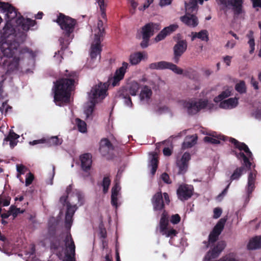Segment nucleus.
Returning a JSON list of instances; mask_svg holds the SVG:
<instances>
[{"label":"nucleus","instance_id":"1","mask_svg":"<svg viewBox=\"0 0 261 261\" xmlns=\"http://www.w3.org/2000/svg\"><path fill=\"white\" fill-rule=\"evenodd\" d=\"M66 77L54 82V98L56 105L62 107L70 103L71 92L74 89V83L78 75L75 71L66 70Z\"/></svg>","mask_w":261,"mask_h":261},{"label":"nucleus","instance_id":"2","mask_svg":"<svg viewBox=\"0 0 261 261\" xmlns=\"http://www.w3.org/2000/svg\"><path fill=\"white\" fill-rule=\"evenodd\" d=\"M229 141L234 145L236 148H238L240 151L243 150L244 151V152H237L236 151H232L238 159L240 160L242 159L243 163H242V166L237 167L233 171L230 177L229 180L227 181L231 183L233 180H239L241 176L246 172L247 170H251V166H252L251 161L253 160V154L245 143L240 142L234 138H230Z\"/></svg>","mask_w":261,"mask_h":261},{"label":"nucleus","instance_id":"3","mask_svg":"<svg viewBox=\"0 0 261 261\" xmlns=\"http://www.w3.org/2000/svg\"><path fill=\"white\" fill-rule=\"evenodd\" d=\"M2 11L6 13L7 20L12 21L15 19L16 25L25 32L28 31L31 27L36 24V21L30 18H24L17 9L9 3H5L1 8Z\"/></svg>","mask_w":261,"mask_h":261},{"label":"nucleus","instance_id":"4","mask_svg":"<svg viewBox=\"0 0 261 261\" xmlns=\"http://www.w3.org/2000/svg\"><path fill=\"white\" fill-rule=\"evenodd\" d=\"M107 92L106 84L100 83L98 85H95L92 87L90 93H89L90 105L85 110V114L86 117H90L94 111L95 106L98 102L97 99H103Z\"/></svg>","mask_w":261,"mask_h":261},{"label":"nucleus","instance_id":"5","mask_svg":"<svg viewBox=\"0 0 261 261\" xmlns=\"http://www.w3.org/2000/svg\"><path fill=\"white\" fill-rule=\"evenodd\" d=\"M186 14L180 17V20L190 27L195 28L198 24V19L196 16L198 11L197 0H189L185 2Z\"/></svg>","mask_w":261,"mask_h":261},{"label":"nucleus","instance_id":"6","mask_svg":"<svg viewBox=\"0 0 261 261\" xmlns=\"http://www.w3.org/2000/svg\"><path fill=\"white\" fill-rule=\"evenodd\" d=\"M63 31V34L65 38H70L73 33L76 20L68 16L59 13L57 19L55 21Z\"/></svg>","mask_w":261,"mask_h":261},{"label":"nucleus","instance_id":"7","mask_svg":"<svg viewBox=\"0 0 261 261\" xmlns=\"http://www.w3.org/2000/svg\"><path fill=\"white\" fill-rule=\"evenodd\" d=\"M207 105V99H199L196 100L195 98H190L182 101L183 107L187 109V113L190 115L197 114L201 110L205 109Z\"/></svg>","mask_w":261,"mask_h":261},{"label":"nucleus","instance_id":"8","mask_svg":"<svg viewBox=\"0 0 261 261\" xmlns=\"http://www.w3.org/2000/svg\"><path fill=\"white\" fill-rule=\"evenodd\" d=\"M226 220L227 219L224 218L220 219L214 226L208 236V240L203 242V244H204V249H207L210 247L211 244L215 243L218 240L219 235L224 229Z\"/></svg>","mask_w":261,"mask_h":261},{"label":"nucleus","instance_id":"9","mask_svg":"<svg viewBox=\"0 0 261 261\" xmlns=\"http://www.w3.org/2000/svg\"><path fill=\"white\" fill-rule=\"evenodd\" d=\"M217 3L224 8L231 9L235 15L242 13L244 0H216Z\"/></svg>","mask_w":261,"mask_h":261},{"label":"nucleus","instance_id":"10","mask_svg":"<svg viewBox=\"0 0 261 261\" xmlns=\"http://www.w3.org/2000/svg\"><path fill=\"white\" fill-rule=\"evenodd\" d=\"M149 67L151 69L163 70L169 69L177 74H182L183 70L175 64L166 61L154 62L149 64Z\"/></svg>","mask_w":261,"mask_h":261},{"label":"nucleus","instance_id":"11","mask_svg":"<svg viewBox=\"0 0 261 261\" xmlns=\"http://www.w3.org/2000/svg\"><path fill=\"white\" fill-rule=\"evenodd\" d=\"M19 46V43L14 40L10 42H3L0 49L4 57L10 58L17 53Z\"/></svg>","mask_w":261,"mask_h":261},{"label":"nucleus","instance_id":"12","mask_svg":"<svg viewBox=\"0 0 261 261\" xmlns=\"http://www.w3.org/2000/svg\"><path fill=\"white\" fill-rule=\"evenodd\" d=\"M66 247L65 261H75V246L71 234L67 235L65 239Z\"/></svg>","mask_w":261,"mask_h":261},{"label":"nucleus","instance_id":"13","mask_svg":"<svg viewBox=\"0 0 261 261\" xmlns=\"http://www.w3.org/2000/svg\"><path fill=\"white\" fill-rule=\"evenodd\" d=\"M187 42L186 40H178L173 47V58L174 63L177 64L180 58L186 51L187 48Z\"/></svg>","mask_w":261,"mask_h":261},{"label":"nucleus","instance_id":"14","mask_svg":"<svg viewBox=\"0 0 261 261\" xmlns=\"http://www.w3.org/2000/svg\"><path fill=\"white\" fill-rule=\"evenodd\" d=\"M226 246V243L224 241H218L216 245L213 247L211 248V250H209L205 256V258L208 261H210L211 259L216 258L218 257L221 252L224 249Z\"/></svg>","mask_w":261,"mask_h":261},{"label":"nucleus","instance_id":"15","mask_svg":"<svg viewBox=\"0 0 261 261\" xmlns=\"http://www.w3.org/2000/svg\"><path fill=\"white\" fill-rule=\"evenodd\" d=\"M193 187L192 186L184 184L179 186L177 190V195L179 199L185 201L190 198L193 195Z\"/></svg>","mask_w":261,"mask_h":261},{"label":"nucleus","instance_id":"16","mask_svg":"<svg viewBox=\"0 0 261 261\" xmlns=\"http://www.w3.org/2000/svg\"><path fill=\"white\" fill-rule=\"evenodd\" d=\"M161 29V26L159 23L149 22L146 23L141 28L142 36L150 38L154 34Z\"/></svg>","mask_w":261,"mask_h":261},{"label":"nucleus","instance_id":"17","mask_svg":"<svg viewBox=\"0 0 261 261\" xmlns=\"http://www.w3.org/2000/svg\"><path fill=\"white\" fill-rule=\"evenodd\" d=\"M128 66L127 63L123 62L122 64V66L116 70L114 77L111 80L113 87L118 85L119 82L124 78Z\"/></svg>","mask_w":261,"mask_h":261},{"label":"nucleus","instance_id":"18","mask_svg":"<svg viewBox=\"0 0 261 261\" xmlns=\"http://www.w3.org/2000/svg\"><path fill=\"white\" fill-rule=\"evenodd\" d=\"M80 160L82 169L87 174V176H89L92 163V155L89 153H84L80 156Z\"/></svg>","mask_w":261,"mask_h":261},{"label":"nucleus","instance_id":"19","mask_svg":"<svg viewBox=\"0 0 261 261\" xmlns=\"http://www.w3.org/2000/svg\"><path fill=\"white\" fill-rule=\"evenodd\" d=\"M102 39L94 38L93 42L92 43L90 48V57L92 60L95 59L98 56L99 60L101 58V52L102 51V46L101 42Z\"/></svg>","mask_w":261,"mask_h":261},{"label":"nucleus","instance_id":"20","mask_svg":"<svg viewBox=\"0 0 261 261\" xmlns=\"http://www.w3.org/2000/svg\"><path fill=\"white\" fill-rule=\"evenodd\" d=\"M77 209L76 205H71L69 202L67 203V211L65 214V227L67 229H70L72 224L73 216Z\"/></svg>","mask_w":261,"mask_h":261},{"label":"nucleus","instance_id":"21","mask_svg":"<svg viewBox=\"0 0 261 261\" xmlns=\"http://www.w3.org/2000/svg\"><path fill=\"white\" fill-rule=\"evenodd\" d=\"M154 211H163L165 210V203L161 192L156 193L151 199Z\"/></svg>","mask_w":261,"mask_h":261},{"label":"nucleus","instance_id":"22","mask_svg":"<svg viewBox=\"0 0 261 261\" xmlns=\"http://www.w3.org/2000/svg\"><path fill=\"white\" fill-rule=\"evenodd\" d=\"M191 159V155L189 152H185L181 159L177 162V166L179 168V174H185L188 169V162Z\"/></svg>","mask_w":261,"mask_h":261},{"label":"nucleus","instance_id":"23","mask_svg":"<svg viewBox=\"0 0 261 261\" xmlns=\"http://www.w3.org/2000/svg\"><path fill=\"white\" fill-rule=\"evenodd\" d=\"M113 150L114 146L109 139L103 138L101 140L99 143V150L102 156H106Z\"/></svg>","mask_w":261,"mask_h":261},{"label":"nucleus","instance_id":"24","mask_svg":"<svg viewBox=\"0 0 261 261\" xmlns=\"http://www.w3.org/2000/svg\"><path fill=\"white\" fill-rule=\"evenodd\" d=\"M41 143H46L49 146H55L61 144L62 141L60 140L58 137L54 136L50 138H42L39 140H34L30 142V144L32 145Z\"/></svg>","mask_w":261,"mask_h":261},{"label":"nucleus","instance_id":"25","mask_svg":"<svg viewBox=\"0 0 261 261\" xmlns=\"http://www.w3.org/2000/svg\"><path fill=\"white\" fill-rule=\"evenodd\" d=\"M177 28L178 25L176 24H172L169 27L165 28L155 37V41L156 42H159L163 40L167 35L175 31Z\"/></svg>","mask_w":261,"mask_h":261},{"label":"nucleus","instance_id":"26","mask_svg":"<svg viewBox=\"0 0 261 261\" xmlns=\"http://www.w3.org/2000/svg\"><path fill=\"white\" fill-rule=\"evenodd\" d=\"M256 171L254 170L251 171L248 175V182L246 187L247 193L249 197L255 189V182L256 179Z\"/></svg>","mask_w":261,"mask_h":261},{"label":"nucleus","instance_id":"27","mask_svg":"<svg viewBox=\"0 0 261 261\" xmlns=\"http://www.w3.org/2000/svg\"><path fill=\"white\" fill-rule=\"evenodd\" d=\"M169 216L167 211L164 210L161 214V219L159 222L160 232H165L167 229L169 225Z\"/></svg>","mask_w":261,"mask_h":261},{"label":"nucleus","instance_id":"28","mask_svg":"<svg viewBox=\"0 0 261 261\" xmlns=\"http://www.w3.org/2000/svg\"><path fill=\"white\" fill-rule=\"evenodd\" d=\"M144 58H147V54L144 52L138 51L132 54L129 56V60L132 65H137Z\"/></svg>","mask_w":261,"mask_h":261},{"label":"nucleus","instance_id":"29","mask_svg":"<svg viewBox=\"0 0 261 261\" xmlns=\"http://www.w3.org/2000/svg\"><path fill=\"white\" fill-rule=\"evenodd\" d=\"M19 138V136L13 132L10 131L9 135L4 140V144H7L9 142V144L11 148H13L17 145L16 140Z\"/></svg>","mask_w":261,"mask_h":261},{"label":"nucleus","instance_id":"30","mask_svg":"<svg viewBox=\"0 0 261 261\" xmlns=\"http://www.w3.org/2000/svg\"><path fill=\"white\" fill-rule=\"evenodd\" d=\"M238 103V98H230L221 102L220 103V107L224 109L233 108L237 106Z\"/></svg>","mask_w":261,"mask_h":261},{"label":"nucleus","instance_id":"31","mask_svg":"<svg viewBox=\"0 0 261 261\" xmlns=\"http://www.w3.org/2000/svg\"><path fill=\"white\" fill-rule=\"evenodd\" d=\"M249 250H255L261 248V236H256L251 239L247 245Z\"/></svg>","mask_w":261,"mask_h":261},{"label":"nucleus","instance_id":"32","mask_svg":"<svg viewBox=\"0 0 261 261\" xmlns=\"http://www.w3.org/2000/svg\"><path fill=\"white\" fill-rule=\"evenodd\" d=\"M152 92L150 87L147 86H144L142 88L140 94V98L141 100L148 101L151 98Z\"/></svg>","mask_w":261,"mask_h":261},{"label":"nucleus","instance_id":"33","mask_svg":"<svg viewBox=\"0 0 261 261\" xmlns=\"http://www.w3.org/2000/svg\"><path fill=\"white\" fill-rule=\"evenodd\" d=\"M96 30L98 31L95 34L94 38H97L103 40L106 34V32L105 27H103V22L101 20L99 19L98 20Z\"/></svg>","mask_w":261,"mask_h":261},{"label":"nucleus","instance_id":"34","mask_svg":"<svg viewBox=\"0 0 261 261\" xmlns=\"http://www.w3.org/2000/svg\"><path fill=\"white\" fill-rule=\"evenodd\" d=\"M192 36L191 40L192 41L194 40L196 38H199L202 41H205L206 42L208 41L209 40L208 33L207 31L206 30H201L198 33L192 32Z\"/></svg>","mask_w":261,"mask_h":261},{"label":"nucleus","instance_id":"35","mask_svg":"<svg viewBox=\"0 0 261 261\" xmlns=\"http://www.w3.org/2000/svg\"><path fill=\"white\" fill-rule=\"evenodd\" d=\"M197 140V137L194 136H188L186 137L185 141L182 144V148L184 149L191 148L194 146Z\"/></svg>","mask_w":261,"mask_h":261},{"label":"nucleus","instance_id":"36","mask_svg":"<svg viewBox=\"0 0 261 261\" xmlns=\"http://www.w3.org/2000/svg\"><path fill=\"white\" fill-rule=\"evenodd\" d=\"M130 95L135 96L140 89V84L136 82H132L126 86Z\"/></svg>","mask_w":261,"mask_h":261},{"label":"nucleus","instance_id":"37","mask_svg":"<svg viewBox=\"0 0 261 261\" xmlns=\"http://www.w3.org/2000/svg\"><path fill=\"white\" fill-rule=\"evenodd\" d=\"M3 30V34L5 37H8L9 35L13 34L14 32V28L12 24L11 21L7 20V22Z\"/></svg>","mask_w":261,"mask_h":261},{"label":"nucleus","instance_id":"38","mask_svg":"<svg viewBox=\"0 0 261 261\" xmlns=\"http://www.w3.org/2000/svg\"><path fill=\"white\" fill-rule=\"evenodd\" d=\"M230 138H226L224 136H222V137H220L219 138H214L210 136H206L204 138V141L205 142H207L211 144H218L220 143V140H223V141H226L228 140V141H229ZM229 142H230V141Z\"/></svg>","mask_w":261,"mask_h":261},{"label":"nucleus","instance_id":"39","mask_svg":"<svg viewBox=\"0 0 261 261\" xmlns=\"http://www.w3.org/2000/svg\"><path fill=\"white\" fill-rule=\"evenodd\" d=\"M159 160L158 158L156 156V154L154 153L152 155V157L151 160L150 161L149 166L151 167V174L152 175H154L158 167Z\"/></svg>","mask_w":261,"mask_h":261},{"label":"nucleus","instance_id":"40","mask_svg":"<svg viewBox=\"0 0 261 261\" xmlns=\"http://www.w3.org/2000/svg\"><path fill=\"white\" fill-rule=\"evenodd\" d=\"M235 90L240 94L246 92V86L244 81H240L235 85Z\"/></svg>","mask_w":261,"mask_h":261},{"label":"nucleus","instance_id":"41","mask_svg":"<svg viewBox=\"0 0 261 261\" xmlns=\"http://www.w3.org/2000/svg\"><path fill=\"white\" fill-rule=\"evenodd\" d=\"M130 94L126 86L121 87L117 92V96L119 98H124L129 97Z\"/></svg>","mask_w":261,"mask_h":261},{"label":"nucleus","instance_id":"42","mask_svg":"<svg viewBox=\"0 0 261 261\" xmlns=\"http://www.w3.org/2000/svg\"><path fill=\"white\" fill-rule=\"evenodd\" d=\"M111 182V179L109 176H105L103 177L101 185L103 188V193L104 194H106L108 192Z\"/></svg>","mask_w":261,"mask_h":261},{"label":"nucleus","instance_id":"43","mask_svg":"<svg viewBox=\"0 0 261 261\" xmlns=\"http://www.w3.org/2000/svg\"><path fill=\"white\" fill-rule=\"evenodd\" d=\"M9 211L11 215H12L13 218H15L19 214H22L24 213V210H21L20 208H17L15 206L12 205L9 208Z\"/></svg>","mask_w":261,"mask_h":261},{"label":"nucleus","instance_id":"44","mask_svg":"<svg viewBox=\"0 0 261 261\" xmlns=\"http://www.w3.org/2000/svg\"><path fill=\"white\" fill-rule=\"evenodd\" d=\"M77 126L79 130L81 133H85L87 132V124L85 121L79 118L76 119Z\"/></svg>","mask_w":261,"mask_h":261},{"label":"nucleus","instance_id":"45","mask_svg":"<svg viewBox=\"0 0 261 261\" xmlns=\"http://www.w3.org/2000/svg\"><path fill=\"white\" fill-rule=\"evenodd\" d=\"M231 92L229 90H226L222 91L218 96L215 98V101L218 102L221 101L225 98L229 97L230 95Z\"/></svg>","mask_w":261,"mask_h":261},{"label":"nucleus","instance_id":"46","mask_svg":"<svg viewBox=\"0 0 261 261\" xmlns=\"http://www.w3.org/2000/svg\"><path fill=\"white\" fill-rule=\"evenodd\" d=\"M11 198L9 196L6 197L5 195H0V206H8L10 204Z\"/></svg>","mask_w":261,"mask_h":261},{"label":"nucleus","instance_id":"47","mask_svg":"<svg viewBox=\"0 0 261 261\" xmlns=\"http://www.w3.org/2000/svg\"><path fill=\"white\" fill-rule=\"evenodd\" d=\"M163 235H165L166 237H172L174 236H176L177 234V231L171 228L169 230L166 229L165 232H160Z\"/></svg>","mask_w":261,"mask_h":261},{"label":"nucleus","instance_id":"48","mask_svg":"<svg viewBox=\"0 0 261 261\" xmlns=\"http://www.w3.org/2000/svg\"><path fill=\"white\" fill-rule=\"evenodd\" d=\"M181 218L180 216L176 214L172 215L170 218V222L173 224H177L180 222Z\"/></svg>","mask_w":261,"mask_h":261},{"label":"nucleus","instance_id":"49","mask_svg":"<svg viewBox=\"0 0 261 261\" xmlns=\"http://www.w3.org/2000/svg\"><path fill=\"white\" fill-rule=\"evenodd\" d=\"M34 179V176L33 173L29 172L28 174H27L25 179V186H29L32 183Z\"/></svg>","mask_w":261,"mask_h":261},{"label":"nucleus","instance_id":"50","mask_svg":"<svg viewBox=\"0 0 261 261\" xmlns=\"http://www.w3.org/2000/svg\"><path fill=\"white\" fill-rule=\"evenodd\" d=\"M59 40L61 46V50L56 52L55 56L57 54H60L61 52L63 51L66 48H67V45L64 43V39L63 38H60Z\"/></svg>","mask_w":261,"mask_h":261},{"label":"nucleus","instance_id":"51","mask_svg":"<svg viewBox=\"0 0 261 261\" xmlns=\"http://www.w3.org/2000/svg\"><path fill=\"white\" fill-rule=\"evenodd\" d=\"M150 38L142 36V41L140 43V46L142 48H145L149 45Z\"/></svg>","mask_w":261,"mask_h":261},{"label":"nucleus","instance_id":"52","mask_svg":"<svg viewBox=\"0 0 261 261\" xmlns=\"http://www.w3.org/2000/svg\"><path fill=\"white\" fill-rule=\"evenodd\" d=\"M102 3L100 2V6H99L101 11V16L103 19L107 21V15L106 13V5H103Z\"/></svg>","mask_w":261,"mask_h":261},{"label":"nucleus","instance_id":"53","mask_svg":"<svg viewBox=\"0 0 261 261\" xmlns=\"http://www.w3.org/2000/svg\"><path fill=\"white\" fill-rule=\"evenodd\" d=\"M60 245V240L56 239L55 241H52L50 243V248L51 249L57 250Z\"/></svg>","mask_w":261,"mask_h":261},{"label":"nucleus","instance_id":"54","mask_svg":"<svg viewBox=\"0 0 261 261\" xmlns=\"http://www.w3.org/2000/svg\"><path fill=\"white\" fill-rule=\"evenodd\" d=\"M252 4V7L258 11V8L261 9V0H250Z\"/></svg>","mask_w":261,"mask_h":261},{"label":"nucleus","instance_id":"55","mask_svg":"<svg viewBox=\"0 0 261 261\" xmlns=\"http://www.w3.org/2000/svg\"><path fill=\"white\" fill-rule=\"evenodd\" d=\"M222 209L220 207L215 208L214 210V215L213 218L214 219H217L219 218L222 214Z\"/></svg>","mask_w":261,"mask_h":261},{"label":"nucleus","instance_id":"56","mask_svg":"<svg viewBox=\"0 0 261 261\" xmlns=\"http://www.w3.org/2000/svg\"><path fill=\"white\" fill-rule=\"evenodd\" d=\"M228 185H227L226 187L222 191L221 193H220L218 195L217 198H222L227 193L228 189L229 188V186L231 184L229 182H227Z\"/></svg>","mask_w":261,"mask_h":261},{"label":"nucleus","instance_id":"57","mask_svg":"<svg viewBox=\"0 0 261 261\" xmlns=\"http://www.w3.org/2000/svg\"><path fill=\"white\" fill-rule=\"evenodd\" d=\"M248 43L249 44L250 50L249 51L250 54H252L255 49V42L254 39H251L249 40Z\"/></svg>","mask_w":261,"mask_h":261},{"label":"nucleus","instance_id":"58","mask_svg":"<svg viewBox=\"0 0 261 261\" xmlns=\"http://www.w3.org/2000/svg\"><path fill=\"white\" fill-rule=\"evenodd\" d=\"M27 170L26 167L23 165H17V171L18 173L24 174Z\"/></svg>","mask_w":261,"mask_h":261},{"label":"nucleus","instance_id":"59","mask_svg":"<svg viewBox=\"0 0 261 261\" xmlns=\"http://www.w3.org/2000/svg\"><path fill=\"white\" fill-rule=\"evenodd\" d=\"M162 180L166 184H171V181L170 180L169 175L166 173H164L161 175Z\"/></svg>","mask_w":261,"mask_h":261},{"label":"nucleus","instance_id":"60","mask_svg":"<svg viewBox=\"0 0 261 261\" xmlns=\"http://www.w3.org/2000/svg\"><path fill=\"white\" fill-rule=\"evenodd\" d=\"M119 193L118 187L116 185L112 189L111 196H118Z\"/></svg>","mask_w":261,"mask_h":261},{"label":"nucleus","instance_id":"61","mask_svg":"<svg viewBox=\"0 0 261 261\" xmlns=\"http://www.w3.org/2000/svg\"><path fill=\"white\" fill-rule=\"evenodd\" d=\"M124 99V103L126 106L132 108L133 107V102L130 96L123 98Z\"/></svg>","mask_w":261,"mask_h":261},{"label":"nucleus","instance_id":"62","mask_svg":"<svg viewBox=\"0 0 261 261\" xmlns=\"http://www.w3.org/2000/svg\"><path fill=\"white\" fill-rule=\"evenodd\" d=\"M219 261H238L236 258L226 255L220 259Z\"/></svg>","mask_w":261,"mask_h":261},{"label":"nucleus","instance_id":"63","mask_svg":"<svg viewBox=\"0 0 261 261\" xmlns=\"http://www.w3.org/2000/svg\"><path fill=\"white\" fill-rule=\"evenodd\" d=\"M111 204L116 208L118 207V198L117 196H111Z\"/></svg>","mask_w":261,"mask_h":261},{"label":"nucleus","instance_id":"64","mask_svg":"<svg viewBox=\"0 0 261 261\" xmlns=\"http://www.w3.org/2000/svg\"><path fill=\"white\" fill-rule=\"evenodd\" d=\"M253 115L255 118L260 119L261 118V109H257L254 112Z\"/></svg>","mask_w":261,"mask_h":261}]
</instances>
